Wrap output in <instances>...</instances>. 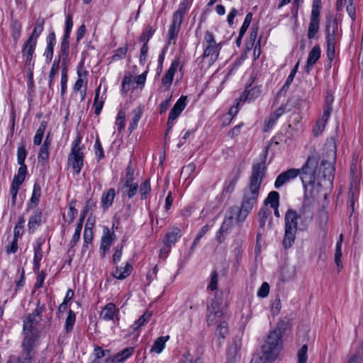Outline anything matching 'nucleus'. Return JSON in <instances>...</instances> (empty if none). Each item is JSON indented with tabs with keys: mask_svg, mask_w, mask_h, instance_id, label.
I'll return each mask as SVG.
<instances>
[{
	"mask_svg": "<svg viewBox=\"0 0 363 363\" xmlns=\"http://www.w3.org/2000/svg\"><path fill=\"white\" fill-rule=\"evenodd\" d=\"M265 172L266 167L263 163L253 164L248 186L244 191L240 208L238 209V223L243 222L257 204Z\"/></svg>",
	"mask_w": 363,
	"mask_h": 363,
	"instance_id": "1",
	"label": "nucleus"
},
{
	"mask_svg": "<svg viewBox=\"0 0 363 363\" xmlns=\"http://www.w3.org/2000/svg\"><path fill=\"white\" fill-rule=\"evenodd\" d=\"M45 310L44 304H38L35 311L23 320V341L22 347L26 360H32L35 356L34 344L38 337L37 326L41 320V313Z\"/></svg>",
	"mask_w": 363,
	"mask_h": 363,
	"instance_id": "2",
	"label": "nucleus"
},
{
	"mask_svg": "<svg viewBox=\"0 0 363 363\" xmlns=\"http://www.w3.org/2000/svg\"><path fill=\"white\" fill-rule=\"evenodd\" d=\"M281 332L279 329L271 331L262 347L261 353L255 356L251 363H267L274 361L282 349Z\"/></svg>",
	"mask_w": 363,
	"mask_h": 363,
	"instance_id": "3",
	"label": "nucleus"
},
{
	"mask_svg": "<svg viewBox=\"0 0 363 363\" xmlns=\"http://www.w3.org/2000/svg\"><path fill=\"white\" fill-rule=\"evenodd\" d=\"M298 215L296 211L289 209L285 214V234L283 240V245L285 248L292 246L297 232Z\"/></svg>",
	"mask_w": 363,
	"mask_h": 363,
	"instance_id": "4",
	"label": "nucleus"
},
{
	"mask_svg": "<svg viewBox=\"0 0 363 363\" xmlns=\"http://www.w3.org/2000/svg\"><path fill=\"white\" fill-rule=\"evenodd\" d=\"M328 150V159L323 160L319 168V173L322 174L323 177L332 181L334 178L335 167L333 164L336 157V145L334 141H329L326 144Z\"/></svg>",
	"mask_w": 363,
	"mask_h": 363,
	"instance_id": "5",
	"label": "nucleus"
},
{
	"mask_svg": "<svg viewBox=\"0 0 363 363\" xmlns=\"http://www.w3.org/2000/svg\"><path fill=\"white\" fill-rule=\"evenodd\" d=\"M188 6L186 3H181L178 9L173 13L172 22L168 31V44L172 41L175 43L178 33L181 28L182 23L188 11Z\"/></svg>",
	"mask_w": 363,
	"mask_h": 363,
	"instance_id": "6",
	"label": "nucleus"
},
{
	"mask_svg": "<svg viewBox=\"0 0 363 363\" xmlns=\"http://www.w3.org/2000/svg\"><path fill=\"white\" fill-rule=\"evenodd\" d=\"M337 23L332 18L326 21L327 57L332 61L335 56V45L337 40Z\"/></svg>",
	"mask_w": 363,
	"mask_h": 363,
	"instance_id": "7",
	"label": "nucleus"
},
{
	"mask_svg": "<svg viewBox=\"0 0 363 363\" xmlns=\"http://www.w3.org/2000/svg\"><path fill=\"white\" fill-rule=\"evenodd\" d=\"M203 45L204 47L203 57L208 59L209 64H213L218 58L221 43H217L213 35L211 32L206 31Z\"/></svg>",
	"mask_w": 363,
	"mask_h": 363,
	"instance_id": "8",
	"label": "nucleus"
},
{
	"mask_svg": "<svg viewBox=\"0 0 363 363\" xmlns=\"http://www.w3.org/2000/svg\"><path fill=\"white\" fill-rule=\"evenodd\" d=\"M318 163V159L315 156H308L304 165L299 169V176L304 186L315 183Z\"/></svg>",
	"mask_w": 363,
	"mask_h": 363,
	"instance_id": "9",
	"label": "nucleus"
},
{
	"mask_svg": "<svg viewBox=\"0 0 363 363\" xmlns=\"http://www.w3.org/2000/svg\"><path fill=\"white\" fill-rule=\"evenodd\" d=\"M224 306L221 295L216 294L207 305V323L208 325H213L216 318H219L224 315Z\"/></svg>",
	"mask_w": 363,
	"mask_h": 363,
	"instance_id": "10",
	"label": "nucleus"
},
{
	"mask_svg": "<svg viewBox=\"0 0 363 363\" xmlns=\"http://www.w3.org/2000/svg\"><path fill=\"white\" fill-rule=\"evenodd\" d=\"M81 143V138H78L74 141L70 154L68 156V164L72 168L74 174L78 175L83 167L84 154L82 151V147L79 146Z\"/></svg>",
	"mask_w": 363,
	"mask_h": 363,
	"instance_id": "11",
	"label": "nucleus"
},
{
	"mask_svg": "<svg viewBox=\"0 0 363 363\" xmlns=\"http://www.w3.org/2000/svg\"><path fill=\"white\" fill-rule=\"evenodd\" d=\"M238 216V207L233 206L229 208L226 212L224 220L216 234V240L219 243H222L226 236L230 233L234 223V216Z\"/></svg>",
	"mask_w": 363,
	"mask_h": 363,
	"instance_id": "12",
	"label": "nucleus"
},
{
	"mask_svg": "<svg viewBox=\"0 0 363 363\" xmlns=\"http://www.w3.org/2000/svg\"><path fill=\"white\" fill-rule=\"evenodd\" d=\"M186 96H182L172 108L168 118V129L167 130V133H169L173 127L174 120L181 114L186 107Z\"/></svg>",
	"mask_w": 363,
	"mask_h": 363,
	"instance_id": "13",
	"label": "nucleus"
},
{
	"mask_svg": "<svg viewBox=\"0 0 363 363\" xmlns=\"http://www.w3.org/2000/svg\"><path fill=\"white\" fill-rule=\"evenodd\" d=\"M37 45V43L28 39L22 47V56L25 60V66L30 68L34 67L33 61L34 52Z\"/></svg>",
	"mask_w": 363,
	"mask_h": 363,
	"instance_id": "14",
	"label": "nucleus"
},
{
	"mask_svg": "<svg viewBox=\"0 0 363 363\" xmlns=\"http://www.w3.org/2000/svg\"><path fill=\"white\" fill-rule=\"evenodd\" d=\"M300 173V169L291 168L279 174L274 182V187L280 189L282 186L296 178Z\"/></svg>",
	"mask_w": 363,
	"mask_h": 363,
	"instance_id": "15",
	"label": "nucleus"
},
{
	"mask_svg": "<svg viewBox=\"0 0 363 363\" xmlns=\"http://www.w3.org/2000/svg\"><path fill=\"white\" fill-rule=\"evenodd\" d=\"M116 238L115 233L113 230L105 228L103 232V236L101 240L100 252L103 257L105 256L106 252L109 250L112 242Z\"/></svg>",
	"mask_w": 363,
	"mask_h": 363,
	"instance_id": "16",
	"label": "nucleus"
},
{
	"mask_svg": "<svg viewBox=\"0 0 363 363\" xmlns=\"http://www.w3.org/2000/svg\"><path fill=\"white\" fill-rule=\"evenodd\" d=\"M179 65V59H175L172 62V64L164 75V77L162 79V84L166 86L167 88H169L173 81L174 75Z\"/></svg>",
	"mask_w": 363,
	"mask_h": 363,
	"instance_id": "17",
	"label": "nucleus"
},
{
	"mask_svg": "<svg viewBox=\"0 0 363 363\" xmlns=\"http://www.w3.org/2000/svg\"><path fill=\"white\" fill-rule=\"evenodd\" d=\"M320 48L319 45H315L308 53L307 62L305 66V70L308 73L311 69L313 67L315 62L319 60L320 57Z\"/></svg>",
	"mask_w": 363,
	"mask_h": 363,
	"instance_id": "18",
	"label": "nucleus"
},
{
	"mask_svg": "<svg viewBox=\"0 0 363 363\" xmlns=\"http://www.w3.org/2000/svg\"><path fill=\"white\" fill-rule=\"evenodd\" d=\"M354 0H337V9L342 11L346 8V11L352 21L356 18L355 8L353 6Z\"/></svg>",
	"mask_w": 363,
	"mask_h": 363,
	"instance_id": "19",
	"label": "nucleus"
},
{
	"mask_svg": "<svg viewBox=\"0 0 363 363\" xmlns=\"http://www.w3.org/2000/svg\"><path fill=\"white\" fill-rule=\"evenodd\" d=\"M44 242V239L38 238L34 248L33 269L35 272H39L40 261L43 258L42 245Z\"/></svg>",
	"mask_w": 363,
	"mask_h": 363,
	"instance_id": "20",
	"label": "nucleus"
},
{
	"mask_svg": "<svg viewBox=\"0 0 363 363\" xmlns=\"http://www.w3.org/2000/svg\"><path fill=\"white\" fill-rule=\"evenodd\" d=\"M117 309L114 303H107L101 310L100 313V318L104 320H113L116 317Z\"/></svg>",
	"mask_w": 363,
	"mask_h": 363,
	"instance_id": "21",
	"label": "nucleus"
},
{
	"mask_svg": "<svg viewBox=\"0 0 363 363\" xmlns=\"http://www.w3.org/2000/svg\"><path fill=\"white\" fill-rule=\"evenodd\" d=\"M329 117L330 110L325 109L323 111L322 117L317 121L316 124L313 128V133L315 136L320 135L323 132Z\"/></svg>",
	"mask_w": 363,
	"mask_h": 363,
	"instance_id": "22",
	"label": "nucleus"
},
{
	"mask_svg": "<svg viewBox=\"0 0 363 363\" xmlns=\"http://www.w3.org/2000/svg\"><path fill=\"white\" fill-rule=\"evenodd\" d=\"M240 175V170L237 168L234 169L230 174L228 179L225 183V190L226 192L231 193L234 191L236 183L238 182Z\"/></svg>",
	"mask_w": 363,
	"mask_h": 363,
	"instance_id": "23",
	"label": "nucleus"
},
{
	"mask_svg": "<svg viewBox=\"0 0 363 363\" xmlns=\"http://www.w3.org/2000/svg\"><path fill=\"white\" fill-rule=\"evenodd\" d=\"M143 113V109L141 106H138L134 108L131 112L130 118V125L128 130L130 132H133L138 127L139 121L140 120Z\"/></svg>",
	"mask_w": 363,
	"mask_h": 363,
	"instance_id": "24",
	"label": "nucleus"
},
{
	"mask_svg": "<svg viewBox=\"0 0 363 363\" xmlns=\"http://www.w3.org/2000/svg\"><path fill=\"white\" fill-rule=\"evenodd\" d=\"M135 350L133 347H126L120 352L115 354L111 359L113 363H122L132 356Z\"/></svg>",
	"mask_w": 363,
	"mask_h": 363,
	"instance_id": "25",
	"label": "nucleus"
},
{
	"mask_svg": "<svg viewBox=\"0 0 363 363\" xmlns=\"http://www.w3.org/2000/svg\"><path fill=\"white\" fill-rule=\"evenodd\" d=\"M261 94V90L259 86H254L247 89L242 95L240 96V101H252L256 99Z\"/></svg>",
	"mask_w": 363,
	"mask_h": 363,
	"instance_id": "26",
	"label": "nucleus"
},
{
	"mask_svg": "<svg viewBox=\"0 0 363 363\" xmlns=\"http://www.w3.org/2000/svg\"><path fill=\"white\" fill-rule=\"evenodd\" d=\"M42 216V212L36 211L34 214L30 217L28 224L29 233H33L40 225Z\"/></svg>",
	"mask_w": 363,
	"mask_h": 363,
	"instance_id": "27",
	"label": "nucleus"
},
{
	"mask_svg": "<svg viewBox=\"0 0 363 363\" xmlns=\"http://www.w3.org/2000/svg\"><path fill=\"white\" fill-rule=\"evenodd\" d=\"M169 335L161 336V337H157L155 340V342L150 349V352L160 354L163 351L164 348L165 347L166 342L169 340Z\"/></svg>",
	"mask_w": 363,
	"mask_h": 363,
	"instance_id": "28",
	"label": "nucleus"
},
{
	"mask_svg": "<svg viewBox=\"0 0 363 363\" xmlns=\"http://www.w3.org/2000/svg\"><path fill=\"white\" fill-rule=\"evenodd\" d=\"M132 269V265L130 263H126L124 267H116V270L113 272V276L118 279L123 280L130 275Z\"/></svg>",
	"mask_w": 363,
	"mask_h": 363,
	"instance_id": "29",
	"label": "nucleus"
},
{
	"mask_svg": "<svg viewBox=\"0 0 363 363\" xmlns=\"http://www.w3.org/2000/svg\"><path fill=\"white\" fill-rule=\"evenodd\" d=\"M345 363H363V347H359L354 352L349 354Z\"/></svg>",
	"mask_w": 363,
	"mask_h": 363,
	"instance_id": "30",
	"label": "nucleus"
},
{
	"mask_svg": "<svg viewBox=\"0 0 363 363\" xmlns=\"http://www.w3.org/2000/svg\"><path fill=\"white\" fill-rule=\"evenodd\" d=\"M181 237V231L179 228H174L172 231L168 233L164 240L167 246H172Z\"/></svg>",
	"mask_w": 363,
	"mask_h": 363,
	"instance_id": "31",
	"label": "nucleus"
},
{
	"mask_svg": "<svg viewBox=\"0 0 363 363\" xmlns=\"http://www.w3.org/2000/svg\"><path fill=\"white\" fill-rule=\"evenodd\" d=\"M115 196L114 189H109L106 193L103 194L101 203L104 208H108L112 205Z\"/></svg>",
	"mask_w": 363,
	"mask_h": 363,
	"instance_id": "32",
	"label": "nucleus"
},
{
	"mask_svg": "<svg viewBox=\"0 0 363 363\" xmlns=\"http://www.w3.org/2000/svg\"><path fill=\"white\" fill-rule=\"evenodd\" d=\"M319 17L311 16V22L308 27V38L312 39L315 37L319 30Z\"/></svg>",
	"mask_w": 363,
	"mask_h": 363,
	"instance_id": "33",
	"label": "nucleus"
},
{
	"mask_svg": "<svg viewBox=\"0 0 363 363\" xmlns=\"http://www.w3.org/2000/svg\"><path fill=\"white\" fill-rule=\"evenodd\" d=\"M44 28V20L41 18H38L36 21L35 26L30 36L28 38L29 40H33L34 42L38 41V38L43 32Z\"/></svg>",
	"mask_w": 363,
	"mask_h": 363,
	"instance_id": "34",
	"label": "nucleus"
},
{
	"mask_svg": "<svg viewBox=\"0 0 363 363\" xmlns=\"http://www.w3.org/2000/svg\"><path fill=\"white\" fill-rule=\"evenodd\" d=\"M138 190V183L137 184H130L126 186V184H123L121 188V191L123 194L127 196L129 199L133 198L137 193Z\"/></svg>",
	"mask_w": 363,
	"mask_h": 363,
	"instance_id": "35",
	"label": "nucleus"
},
{
	"mask_svg": "<svg viewBox=\"0 0 363 363\" xmlns=\"http://www.w3.org/2000/svg\"><path fill=\"white\" fill-rule=\"evenodd\" d=\"M46 127L47 122L42 121L38 130H36L35 135L33 138V143L35 145H40L41 144Z\"/></svg>",
	"mask_w": 363,
	"mask_h": 363,
	"instance_id": "36",
	"label": "nucleus"
},
{
	"mask_svg": "<svg viewBox=\"0 0 363 363\" xmlns=\"http://www.w3.org/2000/svg\"><path fill=\"white\" fill-rule=\"evenodd\" d=\"M27 173V167L26 164L20 166L18 170V174L14 176L12 183L18 185H21L24 182Z\"/></svg>",
	"mask_w": 363,
	"mask_h": 363,
	"instance_id": "37",
	"label": "nucleus"
},
{
	"mask_svg": "<svg viewBox=\"0 0 363 363\" xmlns=\"http://www.w3.org/2000/svg\"><path fill=\"white\" fill-rule=\"evenodd\" d=\"M279 194L277 191H272L269 192L266 200L265 203H269L272 208L279 207Z\"/></svg>",
	"mask_w": 363,
	"mask_h": 363,
	"instance_id": "38",
	"label": "nucleus"
},
{
	"mask_svg": "<svg viewBox=\"0 0 363 363\" xmlns=\"http://www.w3.org/2000/svg\"><path fill=\"white\" fill-rule=\"evenodd\" d=\"M125 172H126L124 179V184H126V186H128V184H137L138 182H135L136 177L135 175V170L132 167L130 164L128 165Z\"/></svg>",
	"mask_w": 363,
	"mask_h": 363,
	"instance_id": "39",
	"label": "nucleus"
},
{
	"mask_svg": "<svg viewBox=\"0 0 363 363\" xmlns=\"http://www.w3.org/2000/svg\"><path fill=\"white\" fill-rule=\"evenodd\" d=\"M49 149L50 147H48V144H43L40 148L38 160V162L44 164L49 159Z\"/></svg>",
	"mask_w": 363,
	"mask_h": 363,
	"instance_id": "40",
	"label": "nucleus"
},
{
	"mask_svg": "<svg viewBox=\"0 0 363 363\" xmlns=\"http://www.w3.org/2000/svg\"><path fill=\"white\" fill-rule=\"evenodd\" d=\"M125 112L123 110L119 111L118 116L116 119V125L117 126L118 130L121 133L125 126Z\"/></svg>",
	"mask_w": 363,
	"mask_h": 363,
	"instance_id": "41",
	"label": "nucleus"
},
{
	"mask_svg": "<svg viewBox=\"0 0 363 363\" xmlns=\"http://www.w3.org/2000/svg\"><path fill=\"white\" fill-rule=\"evenodd\" d=\"M152 316L151 312H145L142 316H140L137 321L133 325L134 330H137L140 327L144 325L147 323Z\"/></svg>",
	"mask_w": 363,
	"mask_h": 363,
	"instance_id": "42",
	"label": "nucleus"
},
{
	"mask_svg": "<svg viewBox=\"0 0 363 363\" xmlns=\"http://www.w3.org/2000/svg\"><path fill=\"white\" fill-rule=\"evenodd\" d=\"M75 313L72 310H69L68 311L67 317L65 321V330L67 333L70 332L72 330L74 324L75 323Z\"/></svg>",
	"mask_w": 363,
	"mask_h": 363,
	"instance_id": "43",
	"label": "nucleus"
},
{
	"mask_svg": "<svg viewBox=\"0 0 363 363\" xmlns=\"http://www.w3.org/2000/svg\"><path fill=\"white\" fill-rule=\"evenodd\" d=\"M24 223H25L24 217L23 216H21V217H19L18 221L14 228V230H13L14 237L18 238L23 235Z\"/></svg>",
	"mask_w": 363,
	"mask_h": 363,
	"instance_id": "44",
	"label": "nucleus"
},
{
	"mask_svg": "<svg viewBox=\"0 0 363 363\" xmlns=\"http://www.w3.org/2000/svg\"><path fill=\"white\" fill-rule=\"evenodd\" d=\"M26 155H27V152H26L25 147L23 145H20L18 147V150H17V160H18V164L20 166L26 164L25 160H26Z\"/></svg>",
	"mask_w": 363,
	"mask_h": 363,
	"instance_id": "45",
	"label": "nucleus"
},
{
	"mask_svg": "<svg viewBox=\"0 0 363 363\" xmlns=\"http://www.w3.org/2000/svg\"><path fill=\"white\" fill-rule=\"evenodd\" d=\"M308 347L306 345H303L300 350L298 351V363H307L308 360Z\"/></svg>",
	"mask_w": 363,
	"mask_h": 363,
	"instance_id": "46",
	"label": "nucleus"
},
{
	"mask_svg": "<svg viewBox=\"0 0 363 363\" xmlns=\"http://www.w3.org/2000/svg\"><path fill=\"white\" fill-rule=\"evenodd\" d=\"M155 30L151 27H147L146 30L142 33L140 37V41L143 43V45H147L150 38L154 34Z\"/></svg>",
	"mask_w": 363,
	"mask_h": 363,
	"instance_id": "47",
	"label": "nucleus"
},
{
	"mask_svg": "<svg viewBox=\"0 0 363 363\" xmlns=\"http://www.w3.org/2000/svg\"><path fill=\"white\" fill-rule=\"evenodd\" d=\"M67 83V69L66 67H63L61 72V94L63 95L65 93Z\"/></svg>",
	"mask_w": 363,
	"mask_h": 363,
	"instance_id": "48",
	"label": "nucleus"
},
{
	"mask_svg": "<svg viewBox=\"0 0 363 363\" xmlns=\"http://www.w3.org/2000/svg\"><path fill=\"white\" fill-rule=\"evenodd\" d=\"M218 280V274L216 271H213L211 274V279L209 284L207 287L208 290L215 291L217 289V284Z\"/></svg>",
	"mask_w": 363,
	"mask_h": 363,
	"instance_id": "49",
	"label": "nucleus"
},
{
	"mask_svg": "<svg viewBox=\"0 0 363 363\" xmlns=\"http://www.w3.org/2000/svg\"><path fill=\"white\" fill-rule=\"evenodd\" d=\"M151 187L150 182L146 180L140 184V193L141 195V199H145L147 194L150 191Z\"/></svg>",
	"mask_w": 363,
	"mask_h": 363,
	"instance_id": "50",
	"label": "nucleus"
},
{
	"mask_svg": "<svg viewBox=\"0 0 363 363\" xmlns=\"http://www.w3.org/2000/svg\"><path fill=\"white\" fill-rule=\"evenodd\" d=\"M40 187L38 184H35L33 190V194L30 199V201L37 204L39 201V199L40 196Z\"/></svg>",
	"mask_w": 363,
	"mask_h": 363,
	"instance_id": "51",
	"label": "nucleus"
},
{
	"mask_svg": "<svg viewBox=\"0 0 363 363\" xmlns=\"http://www.w3.org/2000/svg\"><path fill=\"white\" fill-rule=\"evenodd\" d=\"M321 9V0H313L311 16L319 17Z\"/></svg>",
	"mask_w": 363,
	"mask_h": 363,
	"instance_id": "52",
	"label": "nucleus"
},
{
	"mask_svg": "<svg viewBox=\"0 0 363 363\" xmlns=\"http://www.w3.org/2000/svg\"><path fill=\"white\" fill-rule=\"evenodd\" d=\"M269 292V285L267 282H264L257 291L259 297L264 298L268 296Z\"/></svg>",
	"mask_w": 363,
	"mask_h": 363,
	"instance_id": "53",
	"label": "nucleus"
},
{
	"mask_svg": "<svg viewBox=\"0 0 363 363\" xmlns=\"http://www.w3.org/2000/svg\"><path fill=\"white\" fill-rule=\"evenodd\" d=\"M74 202L72 201L69 204V211L67 212V216L69 217L68 223H71L74 220L75 216L77 215V210L75 208Z\"/></svg>",
	"mask_w": 363,
	"mask_h": 363,
	"instance_id": "54",
	"label": "nucleus"
},
{
	"mask_svg": "<svg viewBox=\"0 0 363 363\" xmlns=\"http://www.w3.org/2000/svg\"><path fill=\"white\" fill-rule=\"evenodd\" d=\"M20 185L12 183L11 186V204L12 206L16 205V200L18 189H20Z\"/></svg>",
	"mask_w": 363,
	"mask_h": 363,
	"instance_id": "55",
	"label": "nucleus"
},
{
	"mask_svg": "<svg viewBox=\"0 0 363 363\" xmlns=\"http://www.w3.org/2000/svg\"><path fill=\"white\" fill-rule=\"evenodd\" d=\"M122 252H123V246H117L115 250V252L113 256V262L114 264H117L118 262L121 260V258L122 257Z\"/></svg>",
	"mask_w": 363,
	"mask_h": 363,
	"instance_id": "56",
	"label": "nucleus"
},
{
	"mask_svg": "<svg viewBox=\"0 0 363 363\" xmlns=\"http://www.w3.org/2000/svg\"><path fill=\"white\" fill-rule=\"evenodd\" d=\"M94 147L96 150V156L98 157L99 160H101V158L104 157V151L101 143L98 138L95 142Z\"/></svg>",
	"mask_w": 363,
	"mask_h": 363,
	"instance_id": "57",
	"label": "nucleus"
},
{
	"mask_svg": "<svg viewBox=\"0 0 363 363\" xmlns=\"http://www.w3.org/2000/svg\"><path fill=\"white\" fill-rule=\"evenodd\" d=\"M127 51V47L118 48L116 51V53L113 55V59L114 60H117L123 58L125 56Z\"/></svg>",
	"mask_w": 363,
	"mask_h": 363,
	"instance_id": "58",
	"label": "nucleus"
},
{
	"mask_svg": "<svg viewBox=\"0 0 363 363\" xmlns=\"http://www.w3.org/2000/svg\"><path fill=\"white\" fill-rule=\"evenodd\" d=\"M53 49H54L53 45H47L44 55L45 57V60L48 63L50 62L52 59Z\"/></svg>",
	"mask_w": 363,
	"mask_h": 363,
	"instance_id": "59",
	"label": "nucleus"
},
{
	"mask_svg": "<svg viewBox=\"0 0 363 363\" xmlns=\"http://www.w3.org/2000/svg\"><path fill=\"white\" fill-rule=\"evenodd\" d=\"M258 215L260 225L263 227L265 225L266 220L268 217L267 210L265 208L260 209Z\"/></svg>",
	"mask_w": 363,
	"mask_h": 363,
	"instance_id": "60",
	"label": "nucleus"
},
{
	"mask_svg": "<svg viewBox=\"0 0 363 363\" xmlns=\"http://www.w3.org/2000/svg\"><path fill=\"white\" fill-rule=\"evenodd\" d=\"M147 74V71H145L141 74L137 76L135 78V83L138 85L140 86L141 87H143L145 84Z\"/></svg>",
	"mask_w": 363,
	"mask_h": 363,
	"instance_id": "61",
	"label": "nucleus"
},
{
	"mask_svg": "<svg viewBox=\"0 0 363 363\" xmlns=\"http://www.w3.org/2000/svg\"><path fill=\"white\" fill-rule=\"evenodd\" d=\"M341 257H342V250H335V262L338 268V272L342 268V264L341 262Z\"/></svg>",
	"mask_w": 363,
	"mask_h": 363,
	"instance_id": "62",
	"label": "nucleus"
},
{
	"mask_svg": "<svg viewBox=\"0 0 363 363\" xmlns=\"http://www.w3.org/2000/svg\"><path fill=\"white\" fill-rule=\"evenodd\" d=\"M23 355L24 357H26V354L23 352ZM24 360H25V362H22L19 357H17L15 355H11V356H9V357L6 363H28L31 361V360H30V361L26 360L25 359H24Z\"/></svg>",
	"mask_w": 363,
	"mask_h": 363,
	"instance_id": "63",
	"label": "nucleus"
},
{
	"mask_svg": "<svg viewBox=\"0 0 363 363\" xmlns=\"http://www.w3.org/2000/svg\"><path fill=\"white\" fill-rule=\"evenodd\" d=\"M227 327L228 324L225 321L221 322L220 325L218 326L217 332L219 333L220 335L222 336L223 338H224L225 335L227 333Z\"/></svg>",
	"mask_w": 363,
	"mask_h": 363,
	"instance_id": "64",
	"label": "nucleus"
}]
</instances>
